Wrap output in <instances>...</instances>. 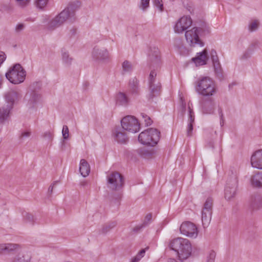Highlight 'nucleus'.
I'll return each mask as SVG.
<instances>
[{
    "mask_svg": "<svg viewBox=\"0 0 262 262\" xmlns=\"http://www.w3.org/2000/svg\"><path fill=\"white\" fill-rule=\"evenodd\" d=\"M170 248L176 251L179 257V260L169 259L168 262H182V260L187 259L191 254V245L188 239L178 237L172 240L169 244Z\"/></svg>",
    "mask_w": 262,
    "mask_h": 262,
    "instance_id": "nucleus-1",
    "label": "nucleus"
},
{
    "mask_svg": "<svg viewBox=\"0 0 262 262\" xmlns=\"http://www.w3.org/2000/svg\"><path fill=\"white\" fill-rule=\"evenodd\" d=\"M195 92L206 97L214 96L217 92V88L213 80L209 77H203L195 82Z\"/></svg>",
    "mask_w": 262,
    "mask_h": 262,
    "instance_id": "nucleus-2",
    "label": "nucleus"
},
{
    "mask_svg": "<svg viewBox=\"0 0 262 262\" xmlns=\"http://www.w3.org/2000/svg\"><path fill=\"white\" fill-rule=\"evenodd\" d=\"M160 132L157 129L149 128L141 132L138 137L139 141L143 145L154 146L160 139Z\"/></svg>",
    "mask_w": 262,
    "mask_h": 262,
    "instance_id": "nucleus-3",
    "label": "nucleus"
},
{
    "mask_svg": "<svg viewBox=\"0 0 262 262\" xmlns=\"http://www.w3.org/2000/svg\"><path fill=\"white\" fill-rule=\"evenodd\" d=\"M6 77L10 82L19 84L24 81L26 72L19 64H16L6 74Z\"/></svg>",
    "mask_w": 262,
    "mask_h": 262,
    "instance_id": "nucleus-4",
    "label": "nucleus"
},
{
    "mask_svg": "<svg viewBox=\"0 0 262 262\" xmlns=\"http://www.w3.org/2000/svg\"><path fill=\"white\" fill-rule=\"evenodd\" d=\"M157 73L154 70H151L148 78L149 93L148 94V99L151 100L155 97L158 96L161 92V83L157 78Z\"/></svg>",
    "mask_w": 262,
    "mask_h": 262,
    "instance_id": "nucleus-5",
    "label": "nucleus"
},
{
    "mask_svg": "<svg viewBox=\"0 0 262 262\" xmlns=\"http://www.w3.org/2000/svg\"><path fill=\"white\" fill-rule=\"evenodd\" d=\"M108 187L112 190H118L124 185L123 176L117 171L112 172L107 176Z\"/></svg>",
    "mask_w": 262,
    "mask_h": 262,
    "instance_id": "nucleus-6",
    "label": "nucleus"
},
{
    "mask_svg": "<svg viewBox=\"0 0 262 262\" xmlns=\"http://www.w3.org/2000/svg\"><path fill=\"white\" fill-rule=\"evenodd\" d=\"M121 123L122 128L129 132L135 133L139 130L140 124L134 116H127L124 117Z\"/></svg>",
    "mask_w": 262,
    "mask_h": 262,
    "instance_id": "nucleus-7",
    "label": "nucleus"
},
{
    "mask_svg": "<svg viewBox=\"0 0 262 262\" xmlns=\"http://www.w3.org/2000/svg\"><path fill=\"white\" fill-rule=\"evenodd\" d=\"M213 199L208 198L206 200L202 210V221L204 226H207L211 219Z\"/></svg>",
    "mask_w": 262,
    "mask_h": 262,
    "instance_id": "nucleus-8",
    "label": "nucleus"
},
{
    "mask_svg": "<svg viewBox=\"0 0 262 262\" xmlns=\"http://www.w3.org/2000/svg\"><path fill=\"white\" fill-rule=\"evenodd\" d=\"M70 18L67 10H63L50 21L48 25V28L51 30H54L62 26Z\"/></svg>",
    "mask_w": 262,
    "mask_h": 262,
    "instance_id": "nucleus-9",
    "label": "nucleus"
},
{
    "mask_svg": "<svg viewBox=\"0 0 262 262\" xmlns=\"http://www.w3.org/2000/svg\"><path fill=\"white\" fill-rule=\"evenodd\" d=\"M199 30L197 27H193L191 29L185 32V36L187 42L190 46L199 45L203 46V43L200 40L199 36Z\"/></svg>",
    "mask_w": 262,
    "mask_h": 262,
    "instance_id": "nucleus-10",
    "label": "nucleus"
},
{
    "mask_svg": "<svg viewBox=\"0 0 262 262\" xmlns=\"http://www.w3.org/2000/svg\"><path fill=\"white\" fill-rule=\"evenodd\" d=\"M237 180L235 174L232 176L227 180V185L225 189V198L229 200L234 197L236 194Z\"/></svg>",
    "mask_w": 262,
    "mask_h": 262,
    "instance_id": "nucleus-11",
    "label": "nucleus"
},
{
    "mask_svg": "<svg viewBox=\"0 0 262 262\" xmlns=\"http://www.w3.org/2000/svg\"><path fill=\"white\" fill-rule=\"evenodd\" d=\"M181 233L189 237L195 238L198 232L195 225L190 222L183 223L180 228Z\"/></svg>",
    "mask_w": 262,
    "mask_h": 262,
    "instance_id": "nucleus-12",
    "label": "nucleus"
},
{
    "mask_svg": "<svg viewBox=\"0 0 262 262\" xmlns=\"http://www.w3.org/2000/svg\"><path fill=\"white\" fill-rule=\"evenodd\" d=\"M192 20L190 16H184L180 18L174 26V31L177 33H182L192 25Z\"/></svg>",
    "mask_w": 262,
    "mask_h": 262,
    "instance_id": "nucleus-13",
    "label": "nucleus"
},
{
    "mask_svg": "<svg viewBox=\"0 0 262 262\" xmlns=\"http://www.w3.org/2000/svg\"><path fill=\"white\" fill-rule=\"evenodd\" d=\"M202 112L204 114H212L215 108V102L213 99H203L200 102Z\"/></svg>",
    "mask_w": 262,
    "mask_h": 262,
    "instance_id": "nucleus-14",
    "label": "nucleus"
},
{
    "mask_svg": "<svg viewBox=\"0 0 262 262\" xmlns=\"http://www.w3.org/2000/svg\"><path fill=\"white\" fill-rule=\"evenodd\" d=\"M251 164L254 168L262 169V149L257 150L252 155Z\"/></svg>",
    "mask_w": 262,
    "mask_h": 262,
    "instance_id": "nucleus-15",
    "label": "nucleus"
},
{
    "mask_svg": "<svg viewBox=\"0 0 262 262\" xmlns=\"http://www.w3.org/2000/svg\"><path fill=\"white\" fill-rule=\"evenodd\" d=\"M159 50L157 48L154 47L151 50L149 54V60L150 62V66L158 67L160 64V56Z\"/></svg>",
    "mask_w": 262,
    "mask_h": 262,
    "instance_id": "nucleus-16",
    "label": "nucleus"
},
{
    "mask_svg": "<svg viewBox=\"0 0 262 262\" xmlns=\"http://www.w3.org/2000/svg\"><path fill=\"white\" fill-rule=\"evenodd\" d=\"M210 56L213 62L214 71L216 75L219 77H221L222 76V69L215 50H211L210 51Z\"/></svg>",
    "mask_w": 262,
    "mask_h": 262,
    "instance_id": "nucleus-17",
    "label": "nucleus"
},
{
    "mask_svg": "<svg viewBox=\"0 0 262 262\" xmlns=\"http://www.w3.org/2000/svg\"><path fill=\"white\" fill-rule=\"evenodd\" d=\"M93 56L97 60H105L108 58V53L106 49L96 47L93 49Z\"/></svg>",
    "mask_w": 262,
    "mask_h": 262,
    "instance_id": "nucleus-18",
    "label": "nucleus"
},
{
    "mask_svg": "<svg viewBox=\"0 0 262 262\" xmlns=\"http://www.w3.org/2000/svg\"><path fill=\"white\" fill-rule=\"evenodd\" d=\"M207 59L208 53L206 49L204 50L202 52L198 53L197 56L192 58V60L197 66L206 64Z\"/></svg>",
    "mask_w": 262,
    "mask_h": 262,
    "instance_id": "nucleus-19",
    "label": "nucleus"
},
{
    "mask_svg": "<svg viewBox=\"0 0 262 262\" xmlns=\"http://www.w3.org/2000/svg\"><path fill=\"white\" fill-rule=\"evenodd\" d=\"M21 97L20 93L16 91L11 90L6 95V99L9 104L12 103L13 105L14 102L19 100Z\"/></svg>",
    "mask_w": 262,
    "mask_h": 262,
    "instance_id": "nucleus-20",
    "label": "nucleus"
},
{
    "mask_svg": "<svg viewBox=\"0 0 262 262\" xmlns=\"http://www.w3.org/2000/svg\"><path fill=\"white\" fill-rule=\"evenodd\" d=\"M115 139L118 143H125L128 140L126 135L120 128H116L113 132Z\"/></svg>",
    "mask_w": 262,
    "mask_h": 262,
    "instance_id": "nucleus-21",
    "label": "nucleus"
},
{
    "mask_svg": "<svg viewBox=\"0 0 262 262\" xmlns=\"http://www.w3.org/2000/svg\"><path fill=\"white\" fill-rule=\"evenodd\" d=\"M129 93L132 95H137L139 93V81L134 77L130 79L129 82Z\"/></svg>",
    "mask_w": 262,
    "mask_h": 262,
    "instance_id": "nucleus-22",
    "label": "nucleus"
},
{
    "mask_svg": "<svg viewBox=\"0 0 262 262\" xmlns=\"http://www.w3.org/2000/svg\"><path fill=\"white\" fill-rule=\"evenodd\" d=\"M80 6V3L79 1H75L70 3L64 10H67L69 16L71 18L74 15L75 12L79 8Z\"/></svg>",
    "mask_w": 262,
    "mask_h": 262,
    "instance_id": "nucleus-23",
    "label": "nucleus"
},
{
    "mask_svg": "<svg viewBox=\"0 0 262 262\" xmlns=\"http://www.w3.org/2000/svg\"><path fill=\"white\" fill-rule=\"evenodd\" d=\"M79 171L83 177H87L90 172V166L84 159H81L80 162Z\"/></svg>",
    "mask_w": 262,
    "mask_h": 262,
    "instance_id": "nucleus-24",
    "label": "nucleus"
},
{
    "mask_svg": "<svg viewBox=\"0 0 262 262\" xmlns=\"http://www.w3.org/2000/svg\"><path fill=\"white\" fill-rule=\"evenodd\" d=\"M252 185L256 188L262 187V172H258L253 175L251 179Z\"/></svg>",
    "mask_w": 262,
    "mask_h": 262,
    "instance_id": "nucleus-25",
    "label": "nucleus"
},
{
    "mask_svg": "<svg viewBox=\"0 0 262 262\" xmlns=\"http://www.w3.org/2000/svg\"><path fill=\"white\" fill-rule=\"evenodd\" d=\"M13 106L12 103L9 104L7 103L6 105H4L0 108V117L2 119H5L7 117L9 114L10 111L12 110Z\"/></svg>",
    "mask_w": 262,
    "mask_h": 262,
    "instance_id": "nucleus-26",
    "label": "nucleus"
},
{
    "mask_svg": "<svg viewBox=\"0 0 262 262\" xmlns=\"http://www.w3.org/2000/svg\"><path fill=\"white\" fill-rule=\"evenodd\" d=\"M117 103L121 105H126L128 102V99L125 94L119 92L116 96Z\"/></svg>",
    "mask_w": 262,
    "mask_h": 262,
    "instance_id": "nucleus-27",
    "label": "nucleus"
},
{
    "mask_svg": "<svg viewBox=\"0 0 262 262\" xmlns=\"http://www.w3.org/2000/svg\"><path fill=\"white\" fill-rule=\"evenodd\" d=\"M251 207L253 209H258L262 207V198L259 196H255L252 198L251 204Z\"/></svg>",
    "mask_w": 262,
    "mask_h": 262,
    "instance_id": "nucleus-28",
    "label": "nucleus"
},
{
    "mask_svg": "<svg viewBox=\"0 0 262 262\" xmlns=\"http://www.w3.org/2000/svg\"><path fill=\"white\" fill-rule=\"evenodd\" d=\"M257 46V42H255L254 43H252L248 48V49L246 51V52L243 54L242 58L243 59H247L249 58L252 52L253 51L254 49L256 48V47Z\"/></svg>",
    "mask_w": 262,
    "mask_h": 262,
    "instance_id": "nucleus-29",
    "label": "nucleus"
},
{
    "mask_svg": "<svg viewBox=\"0 0 262 262\" xmlns=\"http://www.w3.org/2000/svg\"><path fill=\"white\" fill-rule=\"evenodd\" d=\"M1 246H3V248L2 247V252H10L13 250L16 249L18 247L17 245L13 244H1Z\"/></svg>",
    "mask_w": 262,
    "mask_h": 262,
    "instance_id": "nucleus-30",
    "label": "nucleus"
},
{
    "mask_svg": "<svg viewBox=\"0 0 262 262\" xmlns=\"http://www.w3.org/2000/svg\"><path fill=\"white\" fill-rule=\"evenodd\" d=\"M62 58L63 62L68 66L71 64L73 60L72 57H70L68 52L62 51Z\"/></svg>",
    "mask_w": 262,
    "mask_h": 262,
    "instance_id": "nucleus-31",
    "label": "nucleus"
},
{
    "mask_svg": "<svg viewBox=\"0 0 262 262\" xmlns=\"http://www.w3.org/2000/svg\"><path fill=\"white\" fill-rule=\"evenodd\" d=\"M29 261L30 258L26 259L25 255L19 254L15 256L11 260V262H29Z\"/></svg>",
    "mask_w": 262,
    "mask_h": 262,
    "instance_id": "nucleus-32",
    "label": "nucleus"
},
{
    "mask_svg": "<svg viewBox=\"0 0 262 262\" xmlns=\"http://www.w3.org/2000/svg\"><path fill=\"white\" fill-rule=\"evenodd\" d=\"M116 225V223L115 222L110 223L108 224L105 225L101 229L102 233H105L109 231L111 229L113 228Z\"/></svg>",
    "mask_w": 262,
    "mask_h": 262,
    "instance_id": "nucleus-33",
    "label": "nucleus"
},
{
    "mask_svg": "<svg viewBox=\"0 0 262 262\" xmlns=\"http://www.w3.org/2000/svg\"><path fill=\"white\" fill-rule=\"evenodd\" d=\"M48 1L49 0H36L35 5L37 8L42 9L46 6Z\"/></svg>",
    "mask_w": 262,
    "mask_h": 262,
    "instance_id": "nucleus-34",
    "label": "nucleus"
},
{
    "mask_svg": "<svg viewBox=\"0 0 262 262\" xmlns=\"http://www.w3.org/2000/svg\"><path fill=\"white\" fill-rule=\"evenodd\" d=\"M150 0H141L139 8L143 11L146 10L149 6Z\"/></svg>",
    "mask_w": 262,
    "mask_h": 262,
    "instance_id": "nucleus-35",
    "label": "nucleus"
},
{
    "mask_svg": "<svg viewBox=\"0 0 262 262\" xmlns=\"http://www.w3.org/2000/svg\"><path fill=\"white\" fill-rule=\"evenodd\" d=\"M122 69L125 72H129L132 69V67L129 62L128 61H125L122 63Z\"/></svg>",
    "mask_w": 262,
    "mask_h": 262,
    "instance_id": "nucleus-36",
    "label": "nucleus"
},
{
    "mask_svg": "<svg viewBox=\"0 0 262 262\" xmlns=\"http://www.w3.org/2000/svg\"><path fill=\"white\" fill-rule=\"evenodd\" d=\"M258 27V22L257 20H254L251 22L249 26V29L250 31L252 32L255 31Z\"/></svg>",
    "mask_w": 262,
    "mask_h": 262,
    "instance_id": "nucleus-37",
    "label": "nucleus"
},
{
    "mask_svg": "<svg viewBox=\"0 0 262 262\" xmlns=\"http://www.w3.org/2000/svg\"><path fill=\"white\" fill-rule=\"evenodd\" d=\"M215 256L216 253L213 250L210 251L207 256V262H214Z\"/></svg>",
    "mask_w": 262,
    "mask_h": 262,
    "instance_id": "nucleus-38",
    "label": "nucleus"
},
{
    "mask_svg": "<svg viewBox=\"0 0 262 262\" xmlns=\"http://www.w3.org/2000/svg\"><path fill=\"white\" fill-rule=\"evenodd\" d=\"M151 219H152V214L151 213L147 214L146 215V216L145 217V219H144V222L143 223V226H146L148 225L151 222Z\"/></svg>",
    "mask_w": 262,
    "mask_h": 262,
    "instance_id": "nucleus-39",
    "label": "nucleus"
},
{
    "mask_svg": "<svg viewBox=\"0 0 262 262\" xmlns=\"http://www.w3.org/2000/svg\"><path fill=\"white\" fill-rule=\"evenodd\" d=\"M62 136L64 139H68L69 138V128L67 125H63L62 130Z\"/></svg>",
    "mask_w": 262,
    "mask_h": 262,
    "instance_id": "nucleus-40",
    "label": "nucleus"
},
{
    "mask_svg": "<svg viewBox=\"0 0 262 262\" xmlns=\"http://www.w3.org/2000/svg\"><path fill=\"white\" fill-rule=\"evenodd\" d=\"M194 121V115L193 110L189 106V123H193Z\"/></svg>",
    "mask_w": 262,
    "mask_h": 262,
    "instance_id": "nucleus-41",
    "label": "nucleus"
},
{
    "mask_svg": "<svg viewBox=\"0 0 262 262\" xmlns=\"http://www.w3.org/2000/svg\"><path fill=\"white\" fill-rule=\"evenodd\" d=\"M141 115L142 116V118L144 119V122L147 126L150 125L151 124L152 121L148 116H147L146 114L144 113H141Z\"/></svg>",
    "mask_w": 262,
    "mask_h": 262,
    "instance_id": "nucleus-42",
    "label": "nucleus"
},
{
    "mask_svg": "<svg viewBox=\"0 0 262 262\" xmlns=\"http://www.w3.org/2000/svg\"><path fill=\"white\" fill-rule=\"evenodd\" d=\"M17 4L20 7L26 6L30 2V0H16Z\"/></svg>",
    "mask_w": 262,
    "mask_h": 262,
    "instance_id": "nucleus-43",
    "label": "nucleus"
},
{
    "mask_svg": "<svg viewBox=\"0 0 262 262\" xmlns=\"http://www.w3.org/2000/svg\"><path fill=\"white\" fill-rule=\"evenodd\" d=\"M25 27V26L23 24H17L15 28V32L18 33L22 31Z\"/></svg>",
    "mask_w": 262,
    "mask_h": 262,
    "instance_id": "nucleus-44",
    "label": "nucleus"
},
{
    "mask_svg": "<svg viewBox=\"0 0 262 262\" xmlns=\"http://www.w3.org/2000/svg\"><path fill=\"white\" fill-rule=\"evenodd\" d=\"M162 2V0H155L154 1L155 6L159 9L160 11H162L163 10V5Z\"/></svg>",
    "mask_w": 262,
    "mask_h": 262,
    "instance_id": "nucleus-45",
    "label": "nucleus"
},
{
    "mask_svg": "<svg viewBox=\"0 0 262 262\" xmlns=\"http://www.w3.org/2000/svg\"><path fill=\"white\" fill-rule=\"evenodd\" d=\"M41 98V96L39 94L36 93H33L30 101L33 103L36 102L38 101Z\"/></svg>",
    "mask_w": 262,
    "mask_h": 262,
    "instance_id": "nucleus-46",
    "label": "nucleus"
},
{
    "mask_svg": "<svg viewBox=\"0 0 262 262\" xmlns=\"http://www.w3.org/2000/svg\"><path fill=\"white\" fill-rule=\"evenodd\" d=\"M193 130V123H189L188 125V128L187 130V134L188 136H191L192 135V131Z\"/></svg>",
    "mask_w": 262,
    "mask_h": 262,
    "instance_id": "nucleus-47",
    "label": "nucleus"
},
{
    "mask_svg": "<svg viewBox=\"0 0 262 262\" xmlns=\"http://www.w3.org/2000/svg\"><path fill=\"white\" fill-rule=\"evenodd\" d=\"M31 135V133L30 132H25L21 133L20 138H24L26 137H29Z\"/></svg>",
    "mask_w": 262,
    "mask_h": 262,
    "instance_id": "nucleus-48",
    "label": "nucleus"
},
{
    "mask_svg": "<svg viewBox=\"0 0 262 262\" xmlns=\"http://www.w3.org/2000/svg\"><path fill=\"white\" fill-rule=\"evenodd\" d=\"M141 257L138 254L132 259L131 262H138L141 259Z\"/></svg>",
    "mask_w": 262,
    "mask_h": 262,
    "instance_id": "nucleus-49",
    "label": "nucleus"
},
{
    "mask_svg": "<svg viewBox=\"0 0 262 262\" xmlns=\"http://www.w3.org/2000/svg\"><path fill=\"white\" fill-rule=\"evenodd\" d=\"M5 54L4 53H2V54H0V64H2L3 62L5 61Z\"/></svg>",
    "mask_w": 262,
    "mask_h": 262,
    "instance_id": "nucleus-50",
    "label": "nucleus"
},
{
    "mask_svg": "<svg viewBox=\"0 0 262 262\" xmlns=\"http://www.w3.org/2000/svg\"><path fill=\"white\" fill-rule=\"evenodd\" d=\"M219 114H220V119H221V125L222 126L223 125V114L222 113V110H219Z\"/></svg>",
    "mask_w": 262,
    "mask_h": 262,
    "instance_id": "nucleus-51",
    "label": "nucleus"
},
{
    "mask_svg": "<svg viewBox=\"0 0 262 262\" xmlns=\"http://www.w3.org/2000/svg\"><path fill=\"white\" fill-rule=\"evenodd\" d=\"M145 249H142L138 252V254L141 257H143L145 254Z\"/></svg>",
    "mask_w": 262,
    "mask_h": 262,
    "instance_id": "nucleus-52",
    "label": "nucleus"
},
{
    "mask_svg": "<svg viewBox=\"0 0 262 262\" xmlns=\"http://www.w3.org/2000/svg\"><path fill=\"white\" fill-rule=\"evenodd\" d=\"M58 182L57 181H56V182H54V183H53V185L52 186H50L48 189V192L52 193V191H53V187H54V185H55Z\"/></svg>",
    "mask_w": 262,
    "mask_h": 262,
    "instance_id": "nucleus-53",
    "label": "nucleus"
},
{
    "mask_svg": "<svg viewBox=\"0 0 262 262\" xmlns=\"http://www.w3.org/2000/svg\"><path fill=\"white\" fill-rule=\"evenodd\" d=\"M27 217L29 221H33V216L31 214H27Z\"/></svg>",
    "mask_w": 262,
    "mask_h": 262,
    "instance_id": "nucleus-54",
    "label": "nucleus"
},
{
    "mask_svg": "<svg viewBox=\"0 0 262 262\" xmlns=\"http://www.w3.org/2000/svg\"><path fill=\"white\" fill-rule=\"evenodd\" d=\"M3 246H1V244H0V253L2 252V247L3 248Z\"/></svg>",
    "mask_w": 262,
    "mask_h": 262,
    "instance_id": "nucleus-55",
    "label": "nucleus"
}]
</instances>
